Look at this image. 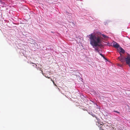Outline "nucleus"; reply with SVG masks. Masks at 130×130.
<instances>
[{
  "mask_svg": "<svg viewBox=\"0 0 130 130\" xmlns=\"http://www.w3.org/2000/svg\"><path fill=\"white\" fill-rule=\"evenodd\" d=\"M117 64L118 66L121 67H122L123 66V64H122L119 63H118Z\"/></svg>",
  "mask_w": 130,
  "mask_h": 130,
  "instance_id": "obj_5",
  "label": "nucleus"
},
{
  "mask_svg": "<svg viewBox=\"0 0 130 130\" xmlns=\"http://www.w3.org/2000/svg\"><path fill=\"white\" fill-rule=\"evenodd\" d=\"M89 113L90 114V115H92V112H90V113Z\"/></svg>",
  "mask_w": 130,
  "mask_h": 130,
  "instance_id": "obj_11",
  "label": "nucleus"
},
{
  "mask_svg": "<svg viewBox=\"0 0 130 130\" xmlns=\"http://www.w3.org/2000/svg\"><path fill=\"white\" fill-rule=\"evenodd\" d=\"M118 60L122 62H125L130 67V55L128 54L124 57L123 55L120 54V56L118 57Z\"/></svg>",
  "mask_w": 130,
  "mask_h": 130,
  "instance_id": "obj_2",
  "label": "nucleus"
},
{
  "mask_svg": "<svg viewBox=\"0 0 130 130\" xmlns=\"http://www.w3.org/2000/svg\"><path fill=\"white\" fill-rule=\"evenodd\" d=\"M88 36H89L90 44L94 48L95 52H98L102 56L104 57L101 53L102 50L101 48H99V47L102 44L103 38L101 36L105 39L107 38L108 37L103 34H102L101 36H99L91 34Z\"/></svg>",
  "mask_w": 130,
  "mask_h": 130,
  "instance_id": "obj_1",
  "label": "nucleus"
},
{
  "mask_svg": "<svg viewBox=\"0 0 130 130\" xmlns=\"http://www.w3.org/2000/svg\"><path fill=\"white\" fill-rule=\"evenodd\" d=\"M118 50L120 52V54H122L121 53H124L125 52V51L121 47H120L118 49Z\"/></svg>",
  "mask_w": 130,
  "mask_h": 130,
  "instance_id": "obj_3",
  "label": "nucleus"
},
{
  "mask_svg": "<svg viewBox=\"0 0 130 130\" xmlns=\"http://www.w3.org/2000/svg\"><path fill=\"white\" fill-rule=\"evenodd\" d=\"M113 112H114L117 113H120L118 111H116V110H114L113 111Z\"/></svg>",
  "mask_w": 130,
  "mask_h": 130,
  "instance_id": "obj_7",
  "label": "nucleus"
},
{
  "mask_svg": "<svg viewBox=\"0 0 130 130\" xmlns=\"http://www.w3.org/2000/svg\"><path fill=\"white\" fill-rule=\"evenodd\" d=\"M36 68H37V67H39V64H36Z\"/></svg>",
  "mask_w": 130,
  "mask_h": 130,
  "instance_id": "obj_8",
  "label": "nucleus"
},
{
  "mask_svg": "<svg viewBox=\"0 0 130 130\" xmlns=\"http://www.w3.org/2000/svg\"><path fill=\"white\" fill-rule=\"evenodd\" d=\"M92 116L93 117H95V115H93V114H92Z\"/></svg>",
  "mask_w": 130,
  "mask_h": 130,
  "instance_id": "obj_12",
  "label": "nucleus"
},
{
  "mask_svg": "<svg viewBox=\"0 0 130 130\" xmlns=\"http://www.w3.org/2000/svg\"><path fill=\"white\" fill-rule=\"evenodd\" d=\"M113 47L116 48H119V46L118 44L115 42L113 43Z\"/></svg>",
  "mask_w": 130,
  "mask_h": 130,
  "instance_id": "obj_4",
  "label": "nucleus"
},
{
  "mask_svg": "<svg viewBox=\"0 0 130 130\" xmlns=\"http://www.w3.org/2000/svg\"><path fill=\"white\" fill-rule=\"evenodd\" d=\"M11 11H11V10L10 11V12H10H10H11Z\"/></svg>",
  "mask_w": 130,
  "mask_h": 130,
  "instance_id": "obj_16",
  "label": "nucleus"
},
{
  "mask_svg": "<svg viewBox=\"0 0 130 130\" xmlns=\"http://www.w3.org/2000/svg\"><path fill=\"white\" fill-rule=\"evenodd\" d=\"M12 19L11 18L9 17V20H10L11 21V20H12Z\"/></svg>",
  "mask_w": 130,
  "mask_h": 130,
  "instance_id": "obj_10",
  "label": "nucleus"
},
{
  "mask_svg": "<svg viewBox=\"0 0 130 130\" xmlns=\"http://www.w3.org/2000/svg\"><path fill=\"white\" fill-rule=\"evenodd\" d=\"M100 130H104L102 128H100Z\"/></svg>",
  "mask_w": 130,
  "mask_h": 130,
  "instance_id": "obj_13",
  "label": "nucleus"
},
{
  "mask_svg": "<svg viewBox=\"0 0 130 130\" xmlns=\"http://www.w3.org/2000/svg\"><path fill=\"white\" fill-rule=\"evenodd\" d=\"M95 117L96 119L97 120V121H98V122H100V119H99L98 118H97V117H96V116H95Z\"/></svg>",
  "mask_w": 130,
  "mask_h": 130,
  "instance_id": "obj_6",
  "label": "nucleus"
},
{
  "mask_svg": "<svg viewBox=\"0 0 130 130\" xmlns=\"http://www.w3.org/2000/svg\"><path fill=\"white\" fill-rule=\"evenodd\" d=\"M51 80L52 81V82H53V84H54V85L56 86H56V85L55 84L54 82V81L53 80H52V79H51Z\"/></svg>",
  "mask_w": 130,
  "mask_h": 130,
  "instance_id": "obj_9",
  "label": "nucleus"
},
{
  "mask_svg": "<svg viewBox=\"0 0 130 130\" xmlns=\"http://www.w3.org/2000/svg\"><path fill=\"white\" fill-rule=\"evenodd\" d=\"M39 70H41V69L40 68H39Z\"/></svg>",
  "mask_w": 130,
  "mask_h": 130,
  "instance_id": "obj_15",
  "label": "nucleus"
},
{
  "mask_svg": "<svg viewBox=\"0 0 130 130\" xmlns=\"http://www.w3.org/2000/svg\"><path fill=\"white\" fill-rule=\"evenodd\" d=\"M45 77H46V78H50V77H46L45 76Z\"/></svg>",
  "mask_w": 130,
  "mask_h": 130,
  "instance_id": "obj_14",
  "label": "nucleus"
}]
</instances>
